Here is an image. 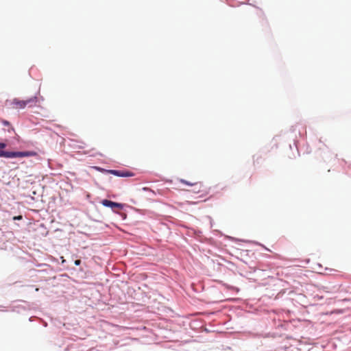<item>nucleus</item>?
I'll return each instance as SVG.
<instances>
[{"label":"nucleus","instance_id":"f257e3e1","mask_svg":"<svg viewBox=\"0 0 351 351\" xmlns=\"http://www.w3.org/2000/svg\"><path fill=\"white\" fill-rule=\"evenodd\" d=\"M7 145L4 143H0V157L12 158H23L36 156L37 153L34 151H25V152H6L3 151Z\"/></svg>","mask_w":351,"mask_h":351},{"label":"nucleus","instance_id":"f03ea898","mask_svg":"<svg viewBox=\"0 0 351 351\" xmlns=\"http://www.w3.org/2000/svg\"><path fill=\"white\" fill-rule=\"evenodd\" d=\"M6 105L15 110H21L25 108L24 100L14 98L6 101Z\"/></svg>","mask_w":351,"mask_h":351},{"label":"nucleus","instance_id":"7ed1b4c3","mask_svg":"<svg viewBox=\"0 0 351 351\" xmlns=\"http://www.w3.org/2000/svg\"><path fill=\"white\" fill-rule=\"evenodd\" d=\"M40 100H43L41 97L35 95L34 97L24 99L25 106L28 108H32L36 106Z\"/></svg>","mask_w":351,"mask_h":351},{"label":"nucleus","instance_id":"20e7f679","mask_svg":"<svg viewBox=\"0 0 351 351\" xmlns=\"http://www.w3.org/2000/svg\"><path fill=\"white\" fill-rule=\"evenodd\" d=\"M103 206L111 208L113 210L115 209L121 210L123 208V205L119 203L114 202L108 199H104L101 201Z\"/></svg>","mask_w":351,"mask_h":351},{"label":"nucleus","instance_id":"39448f33","mask_svg":"<svg viewBox=\"0 0 351 351\" xmlns=\"http://www.w3.org/2000/svg\"><path fill=\"white\" fill-rule=\"evenodd\" d=\"M108 173L119 177H132L134 176L132 172L128 171H119V170H107Z\"/></svg>","mask_w":351,"mask_h":351},{"label":"nucleus","instance_id":"423d86ee","mask_svg":"<svg viewBox=\"0 0 351 351\" xmlns=\"http://www.w3.org/2000/svg\"><path fill=\"white\" fill-rule=\"evenodd\" d=\"M180 182L184 184H186L188 186H197V185H199L200 186H202V183L201 182H199V183H191V182H189L186 180H181Z\"/></svg>","mask_w":351,"mask_h":351},{"label":"nucleus","instance_id":"0eeeda50","mask_svg":"<svg viewBox=\"0 0 351 351\" xmlns=\"http://www.w3.org/2000/svg\"><path fill=\"white\" fill-rule=\"evenodd\" d=\"M2 123H3V125H5V126H10V122H9V121H8L3 120V121H2Z\"/></svg>","mask_w":351,"mask_h":351},{"label":"nucleus","instance_id":"6e6552de","mask_svg":"<svg viewBox=\"0 0 351 351\" xmlns=\"http://www.w3.org/2000/svg\"><path fill=\"white\" fill-rule=\"evenodd\" d=\"M13 219H14V220H19V219H22V216H21V215L16 216V217H14Z\"/></svg>","mask_w":351,"mask_h":351},{"label":"nucleus","instance_id":"1a4fd4ad","mask_svg":"<svg viewBox=\"0 0 351 351\" xmlns=\"http://www.w3.org/2000/svg\"><path fill=\"white\" fill-rule=\"evenodd\" d=\"M74 263H75V265H80V263H81V261L80 260H75Z\"/></svg>","mask_w":351,"mask_h":351},{"label":"nucleus","instance_id":"9d476101","mask_svg":"<svg viewBox=\"0 0 351 351\" xmlns=\"http://www.w3.org/2000/svg\"><path fill=\"white\" fill-rule=\"evenodd\" d=\"M10 130H11L12 131H14V128H13L12 127H10Z\"/></svg>","mask_w":351,"mask_h":351}]
</instances>
